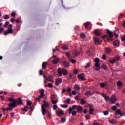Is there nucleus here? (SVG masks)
<instances>
[{"label": "nucleus", "mask_w": 125, "mask_h": 125, "mask_svg": "<svg viewBox=\"0 0 125 125\" xmlns=\"http://www.w3.org/2000/svg\"><path fill=\"white\" fill-rule=\"evenodd\" d=\"M44 104L41 106V109L42 110V114L44 116L45 115V113H46V110H45V108H47V107H49V103L46 102V101H43Z\"/></svg>", "instance_id": "obj_1"}, {"label": "nucleus", "mask_w": 125, "mask_h": 125, "mask_svg": "<svg viewBox=\"0 0 125 125\" xmlns=\"http://www.w3.org/2000/svg\"><path fill=\"white\" fill-rule=\"evenodd\" d=\"M8 101H10V103L8 104V106L9 107H12V108H15V107H17V104H16V100H15L13 98H8Z\"/></svg>", "instance_id": "obj_2"}, {"label": "nucleus", "mask_w": 125, "mask_h": 125, "mask_svg": "<svg viewBox=\"0 0 125 125\" xmlns=\"http://www.w3.org/2000/svg\"><path fill=\"white\" fill-rule=\"evenodd\" d=\"M57 73L58 75H59L60 77H61L62 75H63V76H67L68 75V71L64 68H58L57 70Z\"/></svg>", "instance_id": "obj_3"}, {"label": "nucleus", "mask_w": 125, "mask_h": 125, "mask_svg": "<svg viewBox=\"0 0 125 125\" xmlns=\"http://www.w3.org/2000/svg\"><path fill=\"white\" fill-rule=\"evenodd\" d=\"M94 61L96 63L95 64V65L93 67V69L94 70H95V71H99V70H100V64L99 63V62H100L99 58H95Z\"/></svg>", "instance_id": "obj_4"}, {"label": "nucleus", "mask_w": 125, "mask_h": 125, "mask_svg": "<svg viewBox=\"0 0 125 125\" xmlns=\"http://www.w3.org/2000/svg\"><path fill=\"white\" fill-rule=\"evenodd\" d=\"M40 92V95H39L38 97L36 98V100H37L39 102H41V99L44 97V90L41 89Z\"/></svg>", "instance_id": "obj_5"}, {"label": "nucleus", "mask_w": 125, "mask_h": 125, "mask_svg": "<svg viewBox=\"0 0 125 125\" xmlns=\"http://www.w3.org/2000/svg\"><path fill=\"white\" fill-rule=\"evenodd\" d=\"M61 83H62V79H61V78H57L55 80V84L57 86H58V85H59Z\"/></svg>", "instance_id": "obj_6"}, {"label": "nucleus", "mask_w": 125, "mask_h": 125, "mask_svg": "<svg viewBox=\"0 0 125 125\" xmlns=\"http://www.w3.org/2000/svg\"><path fill=\"white\" fill-rule=\"evenodd\" d=\"M84 76H85V74L84 73L79 74L78 75V79L79 80H81L82 81H85L86 79L84 78Z\"/></svg>", "instance_id": "obj_7"}, {"label": "nucleus", "mask_w": 125, "mask_h": 125, "mask_svg": "<svg viewBox=\"0 0 125 125\" xmlns=\"http://www.w3.org/2000/svg\"><path fill=\"white\" fill-rule=\"evenodd\" d=\"M115 115H119L122 117L123 116H125V113L122 112L120 109H118L115 112Z\"/></svg>", "instance_id": "obj_8"}, {"label": "nucleus", "mask_w": 125, "mask_h": 125, "mask_svg": "<svg viewBox=\"0 0 125 125\" xmlns=\"http://www.w3.org/2000/svg\"><path fill=\"white\" fill-rule=\"evenodd\" d=\"M94 42L96 45L100 44V40L99 38L94 37Z\"/></svg>", "instance_id": "obj_9"}, {"label": "nucleus", "mask_w": 125, "mask_h": 125, "mask_svg": "<svg viewBox=\"0 0 125 125\" xmlns=\"http://www.w3.org/2000/svg\"><path fill=\"white\" fill-rule=\"evenodd\" d=\"M76 109H77V113H79L80 114H81V113H82L83 110V106H77V105H76Z\"/></svg>", "instance_id": "obj_10"}, {"label": "nucleus", "mask_w": 125, "mask_h": 125, "mask_svg": "<svg viewBox=\"0 0 125 125\" xmlns=\"http://www.w3.org/2000/svg\"><path fill=\"white\" fill-rule=\"evenodd\" d=\"M106 38L107 41H113V37H110L109 35H104L102 36V39H105Z\"/></svg>", "instance_id": "obj_11"}, {"label": "nucleus", "mask_w": 125, "mask_h": 125, "mask_svg": "<svg viewBox=\"0 0 125 125\" xmlns=\"http://www.w3.org/2000/svg\"><path fill=\"white\" fill-rule=\"evenodd\" d=\"M56 114L57 116L61 117V116H63V115H64V111L63 110L57 111H56Z\"/></svg>", "instance_id": "obj_12"}, {"label": "nucleus", "mask_w": 125, "mask_h": 125, "mask_svg": "<svg viewBox=\"0 0 125 125\" xmlns=\"http://www.w3.org/2000/svg\"><path fill=\"white\" fill-rule=\"evenodd\" d=\"M117 101V98H116V96L113 95L111 100H110V102L112 104H114V103H116V101Z\"/></svg>", "instance_id": "obj_13"}, {"label": "nucleus", "mask_w": 125, "mask_h": 125, "mask_svg": "<svg viewBox=\"0 0 125 125\" xmlns=\"http://www.w3.org/2000/svg\"><path fill=\"white\" fill-rule=\"evenodd\" d=\"M8 34H13V29H8L4 32V35L5 36L8 35Z\"/></svg>", "instance_id": "obj_14"}, {"label": "nucleus", "mask_w": 125, "mask_h": 125, "mask_svg": "<svg viewBox=\"0 0 125 125\" xmlns=\"http://www.w3.org/2000/svg\"><path fill=\"white\" fill-rule=\"evenodd\" d=\"M93 94V91L92 89L90 90H88L86 92V95L87 96H90V95H92Z\"/></svg>", "instance_id": "obj_15"}, {"label": "nucleus", "mask_w": 125, "mask_h": 125, "mask_svg": "<svg viewBox=\"0 0 125 125\" xmlns=\"http://www.w3.org/2000/svg\"><path fill=\"white\" fill-rule=\"evenodd\" d=\"M101 95H102V96H103V97L105 98V100L106 101H108V100H109V99L110 98V97H109V96L107 95V94H106L102 93Z\"/></svg>", "instance_id": "obj_16"}, {"label": "nucleus", "mask_w": 125, "mask_h": 125, "mask_svg": "<svg viewBox=\"0 0 125 125\" xmlns=\"http://www.w3.org/2000/svg\"><path fill=\"white\" fill-rule=\"evenodd\" d=\"M60 61V59L59 58H55L52 61L53 64H58L59 63V62Z\"/></svg>", "instance_id": "obj_17"}, {"label": "nucleus", "mask_w": 125, "mask_h": 125, "mask_svg": "<svg viewBox=\"0 0 125 125\" xmlns=\"http://www.w3.org/2000/svg\"><path fill=\"white\" fill-rule=\"evenodd\" d=\"M120 44V41L118 40H116L113 42V45L115 47H118Z\"/></svg>", "instance_id": "obj_18"}, {"label": "nucleus", "mask_w": 125, "mask_h": 125, "mask_svg": "<svg viewBox=\"0 0 125 125\" xmlns=\"http://www.w3.org/2000/svg\"><path fill=\"white\" fill-rule=\"evenodd\" d=\"M77 108V105H74L72 106V108H70L68 110L69 112V114H71L72 113V111H73V110H76V108Z\"/></svg>", "instance_id": "obj_19"}, {"label": "nucleus", "mask_w": 125, "mask_h": 125, "mask_svg": "<svg viewBox=\"0 0 125 125\" xmlns=\"http://www.w3.org/2000/svg\"><path fill=\"white\" fill-rule=\"evenodd\" d=\"M17 102L18 105H22V104H23V102L22 101V99L21 98H19L18 100L16 101V103Z\"/></svg>", "instance_id": "obj_20"}, {"label": "nucleus", "mask_w": 125, "mask_h": 125, "mask_svg": "<svg viewBox=\"0 0 125 125\" xmlns=\"http://www.w3.org/2000/svg\"><path fill=\"white\" fill-rule=\"evenodd\" d=\"M63 66L65 68H69L70 67V63L67 62H64Z\"/></svg>", "instance_id": "obj_21"}, {"label": "nucleus", "mask_w": 125, "mask_h": 125, "mask_svg": "<svg viewBox=\"0 0 125 125\" xmlns=\"http://www.w3.org/2000/svg\"><path fill=\"white\" fill-rule=\"evenodd\" d=\"M113 59H114L115 62H116V61H119V60H121V57L119 55H116L113 57Z\"/></svg>", "instance_id": "obj_22"}, {"label": "nucleus", "mask_w": 125, "mask_h": 125, "mask_svg": "<svg viewBox=\"0 0 125 125\" xmlns=\"http://www.w3.org/2000/svg\"><path fill=\"white\" fill-rule=\"evenodd\" d=\"M73 55H75V56H78V55H80V54H81V52L80 51L75 50L73 52Z\"/></svg>", "instance_id": "obj_23"}, {"label": "nucleus", "mask_w": 125, "mask_h": 125, "mask_svg": "<svg viewBox=\"0 0 125 125\" xmlns=\"http://www.w3.org/2000/svg\"><path fill=\"white\" fill-rule=\"evenodd\" d=\"M112 52V50L110 48H107L105 49V53L106 54H110Z\"/></svg>", "instance_id": "obj_24"}, {"label": "nucleus", "mask_w": 125, "mask_h": 125, "mask_svg": "<svg viewBox=\"0 0 125 125\" xmlns=\"http://www.w3.org/2000/svg\"><path fill=\"white\" fill-rule=\"evenodd\" d=\"M108 122L109 123H110V124H117V121L116 120H115V119H112L111 120H108Z\"/></svg>", "instance_id": "obj_25"}, {"label": "nucleus", "mask_w": 125, "mask_h": 125, "mask_svg": "<svg viewBox=\"0 0 125 125\" xmlns=\"http://www.w3.org/2000/svg\"><path fill=\"white\" fill-rule=\"evenodd\" d=\"M47 62H43L42 64V68L43 69H46V67H47Z\"/></svg>", "instance_id": "obj_26"}, {"label": "nucleus", "mask_w": 125, "mask_h": 125, "mask_svg": "<svg viewBox=\"0 0 125 125\" xmlns=\"http://www.w3.org/2000/svg\"><path fill=\"white\" fill-rule=\"evenodd\" d=\"M74 89L76 90V91H80V89H81V88H80L79 85L76 84L74 86Z\"/></svg>", "instance_id": "obj_27"}, {"label": "nucleus", "mask_w": 125, "mask_h": 125, "mask_svg": "<svg viewBox=\"0 0 125 125\" xmlns=\"http://www.w3.org/2000/svg\"><path fill=\"white\" fill-rule=\"evenodd\" d=\"M53 76H49L46 78L48 82H53Z\"/></svg>", "instance_id": "obj_28"}, {"label": "nucleus", "mask_w": 125, "mask_h": 125, "mask_svg": "<svg viewBox=\"0 0 125 125\" xmlns=\"http://www.w3.org/2000/svg\"><path fill=\"white\" fill-rule=\"evenodd\" d=\"M117 85L118 87H121L123 85V83L121 81H118L117 83Z\"/></svg>", "instance_id": "obj_29"}, {"label": "nucleus", "mask_w": 125, "mask_h": 125, "mask_svg": "<svg viewBox=\"0 0 125 125\" xmlns=\"http://www.w3.org/2000/svg\"><path fill=\"white\" fill-rule=\"evenodd\" d=\"M107 33L108 35H109L108 37H114V34H113V32H112L110 30H107Z\"/></svg>", "instance_id": "obj_30"}, {"label": "nucleus", "mask_w": 125, "mask_h": 125, "mask_svg": "<svg viewBox=\"0 0 125 125\" xmlns=\"http://www.w3.org/2000/svg\"><path fill=\"white\" fill-rule=\"evenodd\" d=\"M93 112H94V109L92 107H90L89 110V113L90 115H93Z\"/></svg>", "instance_id": "obj_31"}, {"label": "nucleus", "mask_w": 125, "mask_h": 125, "mask_svg": "<svg viewBox=\"0 0 125 125\" xmlns=\"http://www.w3.org/2000/svg\"><path fill=\"white\" fill-rule=\"evenodd\" d=\"M94 33L96 36H100V35H101V32H100L98 30H95Z\"/></svg>", "instance_id": "obj_32"}, {"label": "nucleus", "mask_w": 125, "mask_h": 125, "mask_svg": "<svg viewBox=\"0 0 125 125\" xmlns=\"http://www.w3.org/2000/svg\"><path fill=\"white\" fill-rule=\"evenodd\" d=\"M90 65H91V62H89L88 63L86 64V66H85V68L87 69L89 68Z\"/></svg>", "instance_id": "obj_33"}, {"label": "nucleus", "mask_w": 125, "mask_h": 125, "mask_svg": "<svg viewBox=\"0 0 125 125\" xmlns=\"http://www.w3.org/2000/svg\"><path fill=\"white\" fill-rule=\"evenodd\" d=\"M86 37V36H85V34H84V33H82L80 34V38H81V39H85Z\"/></svg>", "instance_id": "obj_34"}, {"label": "nucleus", "mask_w": 125, "mask_h": 125, "mask_svg": "<svg viewBox=\"0 0 125 125\" xmlns=\"http://www.w3.org/2000/svg\"><path fill=\"white\" fill-rule=\"evenodd\" d=\"M80 103L82 104H85V103H86V101H85V100H84L83 98H81Z\"/></svg>", "instance_id": "obj_35"}, {"label": "nucleus", "mask_w": 125, "mask_h": 125, "mask_svg": "<svg viewBox=\"0 0 125 125\" xmlns=\"http://www.w3.org/2000/svg\"><path fill=\"white\" fill-rule=\"evenodd\" d=\"M100 87L102 88H104V87H105V86H106V83H100Z\"/></svg>", "instance_id": "obj_36"}, {"label": "nucleus", "mask_w": 125, "mask_h": 125, "mask_svg": "<svg viewBox=\"0 0 125 125\" xmlns=\"http://www.w3.org/2000/svg\"><path fill=\"white\" fill-rule=\"evenodd\" d=\"M109 63H110V64H114V63H116L114 58H113V59L109 60Z\"/></svg>", "instance_id": "obj_37"}, {"label": "nucleus", "mask_w": 125, "mask_h": 125, "mask_svg": "<svg viewBox=\"0 0 125 125\" xmlns=\"http://www.w3.org/2000/svg\"><path fill=\"white\" fill-rule=\"evenodd\" d=\"M84 24H85V27L86 29H87V28H88V26L90 25V22H86Z\"/></svg>", "instance_id": "obj_38"}, {"label": "nucleus", "mask_w": 125, "mask_h": 125, "mask_svg": "<svg viewBox=\"0 0 125 125\" xmlns=\"http://www.w3.org/2000/svg\"><path fill=\"white\" fill-rule=\"evenodd\" d=\"M70 61H71V63H72V64H76V63H77V61H76V60H75L74 59H71Z\"/></svg>", "instance_id": "obj_39"}, {"label": "nucleus", "mask_w": 125, "mask_h": 125, "mask_svg": "<svg viewBox=\"0 0 125 125\" xmlns=\"http://www.w3.org/2000/svg\"><path fill=\"white\" fill-rule=\"evenodd\" d=\"M27 106L31 107V106H32V102H31L30 101H28L27 102Z\"/></svg>", "instance_id": "obj_40"}, {"label": "nucleus", "mask_w": 125, "mask_h": 125, "mask_svg": "<svg viewBox=\"0 0 125 125\" xmlns=\"http://www.w3.org/2000/svg\"><path fill=\"white\" fill-rule=\"evenodd\" d=\"M102 69H104V70H107L108 68L107 67V66L105 64H103L102 65Z\"/></svg>", "instance_id": "obj_41"}, {"label": "nucleus", "mask_w": 125, "mask_h": 125, "mask_svg": "<svg viewBox=\"0 0 125 125\" xmlns=\"http://www.w3.org/2000/svg\"><path fill=\"white\" fill-rule=\"evenodd\" d=\"M8 25H9V22L6 21L5 24L3 25V27H4L5 28H7Z\"/></svg>", "instance_id": "obj_42"}, {"label": "nucleus", "mask_w": 125, "mask_h": 125, "mask_svg": "<svg viewBox=\"0 0 125 125\" xmlns=\"http://www.w3.org/2000/svg\"><path fill=\"white\" fill-rule=\"evenodd\" d=\"M104 115L105 116H107V115H109V111H105L104 112Z\"/></svg>", "instance_id": "obj_43"}, {"label": "nucleus", "mask_w": 125, "mask_h": 125, "mask_svg": "<svg viewBox=\"0 0 125 125\" xmlns=\"http://www.w3.org/2000/svg\"><path fill=\"white\" fill-rule=\"evenodd\" d=\"M66 101L67 103H68V104H70V103L71 102V99L68 98L66 100Z\"/></svg>", "instance_id": "obj_44"}, {"label": "nucleus", "mask_w": 125, "mask_h": 125, "mask_svg": "<svg viewBox=\"0 0 125 125\" xmlns=\"http://www.w3.org/2000/svg\"><path fill=\"white\" fill-rule=\"evenodd\" d=\"M57 102H58V100L55 101V100H52V103L53 104H56V103H57Z\"/></svg>", "instance_id": "obj_45"}, {"label": "nucleus", "mask_w": 125, "mask_h": 125, "mask_svg": "<svg viewBox=\"0 0 125 125\" xmlns=\"http://www.w3.org/2000/svg\"><path fill=\"white\" fill-rule=\"evenodd\" d=\"M48 86L50 88H51L53 87V85H52V84H51L50 83H49L48 84Z\"/></svg>", "instance_id": "obj_46"}, {"label": "nucleus", "mask_w": 125, "mask_h": 125, "mask_svg": "<svg viewBox=\"0 0 125 125\" xmlns=\"http://www.w3.org/2000/svg\"><path fill=\"white\" fill-rule=\"evenodd\" d=\"M62 49H64V50H68V49H69V48L67 46H63Z\"/></svg>", "instance_id": "obj_47"}, {"label": "nucleus", "mask_w": 125, "mask_h": 125, "mask_svg": "<svg viewBox=\"0 0 125 125\" xmlns=\"http://www.w3.org/2000/svg\"><path fill=\"white\" fill-rule=\"evenodd\" d=\"M53 52H56V51H58V47H56L55 49H53Z\"/></svg>", "instance_id": "obj_48"}, {"label": "nucleus", "mask_w": 125, "mask_h": 125, "mask_svg": "<svg viewBox=\"0 0 125 125\" xmlns=\"http://www.w3.org/2000/svg\"><path fill=\"white\" fill-rule=\"evenodd\" d=\"M9 18V16L8 15H5L4 16V19H8Z\"/></svg>", "instance_id": "obj_49"}, {"label": "nucleus", "mask_w": 125, "mask_h": 125, "mask_svg": "<svg viewBox=\"0 0 125 125\" xmlns=\"http://www.w3.org/2000/svg\"><path fill=\"white\" fill-rule=\"evenodd\" d=\"M102 58H103V59H104V60H105L106 59V58H107V56H106V55L103 54Z\"/></svg>", "instance_id": "obj_50"}, {"label": "nucleus", "mask_w": 125, "mask_h": 125, "mask_svg": "<svg viewBox=\"0 0 125 125\" xmlns=\"http://www.w3.org/2000/svg\"><path fill=\"white\" fill-rule=\"evenodd\" d=\"M62 123H64V122H66V118H61Z\"/></svg>", "instance_id": "obj_51"}, {"label": "nucleus", "mask_w": 125, "mask_h": 125, "mask_svg": "<svg viewBox=\"0 0 125 125\" xmlns=\"http://www.w3.org/2000/svg\"><path fill=\"white\" fill-rule=\"evenodd\" d=\"M3 31H4V28L1 27L0 28V34H1V33H2V32H3Z\"/></svg>", "instance_id": "obj_52"}, {"label": "nucleus", "mask_w": 125, "mask_h": 125, "mask_svg": "<svg viewBox=\"0 0 125 125\" xmlns=\"http://www.w3.org/2000/svg\"><path fill=\"white\" fill-rule=\"evenodd\" d=\"M62 108H68V105L67 104H63L62 105Z\"/></svg>", "instance_id": "obj_53"}, {"label": "nucleus", "mask_w": 125, "mask_h": 125, "mask_svg": "<svg viewBox=\"0 0 125 125\" xmlns=\"http://www.w3.org/2000/svg\"><path fill=\"white\" fill-rule=\"evenodd\" d=\"M39 74L41 76L43 74V71L42 70H40L39 71Z\"/></svg>", "instance_id": "obj_54"}, {"label": "nucleus", "mask_w": 125, "mask_h": 125, "mask_svg": "<svg viewBox=\"0 0 125 125\" xmlns=\"http://www.w3.org/2000/svg\"><path fill=\"white\" fill-rule=\"evenodd\" d=\"M72 116H75V115H77V111H73L72 113Z\"/></svg>", "instance_id": "obj_55"}, {"label": "nucleus", "mask_w": 125, "mask_h": 125, "mask_svg": "<svg viewBox=\"0 0 125 125\" xmlns=\"http://www.w3.org/2000/svg\"><path fill=\"white\" fill-rule=\"evenodd\" d=\"M11 16L13 17H14V16H16V13L15 12H14L11 13Z\"/></svg>", "instance_id": "obj_56"}, {"label": "nucleus", "mask_w": 125, "mask_h": 125, "mask_svg": "<svg viewBox=\"0 0 125 125\" xmlns=\"http://www.w3.org/2000/svg\"><path fill=\"white\" fill-rule=\"evenodd\" d=\"M121 41L122 42H125V35H124L123 37L122 38Z\"/></svg>", "instance_id": "obj_57"}, {"label": "nucleus", "mask_w": 125, "mask_h": 125, "mask_svg": "<svg viewBox=\"0 0 125 125\" xmlns=\"http://www.w3.org/2000/svg\"><path fill=\"white\" fill-rule=\"evenodd\" d=\"M86 120H88L90 118V115H87L85 116Z\"/></svg>", "instance_id": "obj_58"}, {"label": "nucleus", "mask_w": 125, "mask_h": 125, "mask_svg": "<svg viewBox=\"0 0 125 125\" xmlns=\"http://www.w3.org/2000/svg\"><path fill=\"white\" fill-rule=\"evenodd\" d=\"M12 27H13V25L12 24H10L8 26V28L9 29H12Z\"/></svg>", "instance_id": "obj_59"}, {"label": "nucleus", "mask_w": 125, "mask_h": 125, "mask_svg": "<svg viewBox=\"0 0 125 125\" xmlns=\"http://www.w3.org/2000/svg\"><path fill=\"white\" fill-rule=\"evenodd\" d=\"M57 108H58V106L56 105H54V106L53 107V110H57Z\"/></svg>", "instance_id": "obj_60"}, {"label": "nucleus", "mask_w": 125, "mask_h": 125, "mask_svg": "<svg viewBox=\"0 0 125 125\" xmlns=\"http://www.w3.org/2000/svg\"><path fill=\"white\" fill-rule=\"evenodd\" d=\"M15 21H16V23H17L18 24L20 23V20L19 19L15 20Z\"/></svg>", "instance_id": "obj_61"}, {"label": "nucleus", "mask_w": 125, "mask_h": 125, "mask_svg": "<svg viewBox=\"0 0 125 125\" xmlns=\"http://www.w3.org/2000/svg\"><path fill=\"white\" fill-rule=\"evenodd\" d=\"M112 110H113V111H115V110H117V106H113L112 108Z\"/></svg>", "instance_id": "obj_62"}, {"label": "nucleus", "mask_w": 125, "mask_h": 125, "mask_svg": "<svg viewBox=\"0 0 125 125\" xmlns=\"http://www.w3.org/2000/svg\"><path fill=\"white\" fill-rule=\"evenodd\" d=\"M66 92V90L65 89H62V93L63 94V93H65Z\"/></svg>", "instance_id": "obj_63"}, {"label": "nucleus", "mask_w": 125, "mask_h": 125, "mask_svg": "<svg viewBox=\"0 0 125 125\" xmlns=\"http://www.w3.org/2000/svg\"><path fill=\"white\" fill-rule=\"evenodd\" d=\"M14 21H15V19H14V18H12L10 20V22H11V23H13V22H14Z\"/></svg>", "instance_id": "obj_64"}]
</instances>
